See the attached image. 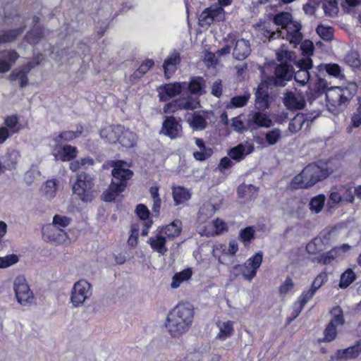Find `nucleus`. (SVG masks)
<instances>
[{
  "label": "nucleus",
  "mask_w": 361,
  "mask_h": 361,
  "mask_svg": "<svg viewBox=\"0 0 361 361\" xmlns=\"http://www.w3.org/2000/svg\"><path fill=\"white\" fill-rule=\"evenodd\" d=\"M205 80L201 76H193L188 83V91L192 94L202 95L205 93Z\"/></svg>",
  "instance_id": "c85d7f7f"
},
{
  "label": "nucleus",
  "mask_w": 361,
  "mask_h": 361,
  "mask_svg": "<svg viewBox=\"0 0 361 361\" xmlns=\"http://www.w3.org/2000/svg\"><path fill=\"white\" fill-rule=\"evenodd\" d=\"M325 202L324 195H319L312 197L310 201V210L315 214L322 212Z\"/></svg>",
  "instance_id": "a18cd8bd"
},
{
  "label": "nucleus",
  "mask_w": 361,
  "mask_h": 361,
  "mask_svg": "<svg viewBox=\"0 0 361 361\" xmlns=\"http://www.w3.org/2000/svg\"><path fill=\"white\" fill-rule=\"evenodd\" d=\"M135 212L138 219L144 221V222L152 221V219H149V210L145 204H138L137 207H135Z\"/></svg>",
  "instance_id": "5fc2aeb1"
},
{
  "label": "nucleus",
  "mask_w": 361,
  "mask_h": 361,
  "mask_svg": "<svg viewBox=\"0 0 361 361\" xmlns=\"http://www.w3.org/2000/svg\"><path fill=\"white\" fill-rule=\"evenodd\" d=\"M179 102L180 109L193 111L197 109V104L191 98L180 97L176 99Z\"/></svg>",
  "instance_id": "13d9d810"
},
{
  "label": "nucleus",
  "mask_w": 361,
  "mask_h": 361,
  "mask_svg": "<svg viewBox=\"0 0 361 361\" xmlns=\"http://www.w3.org/2000/svg\"><path fill=\"white\" fill-rule=\"evenodd\" d=\"M355 280V272L348 269L346 271L343 272L341 275L340 283H338V286L341 288H347L350 286V284Z\"/></svg>",
  "instance_id": "49530a36"
},
{
  "label": "nucleus",
  "mask_w": 361,
  "mask_h": 361,
  "mask_svg": "<svg viewBox=\"0 0 361 361\" xmlns=\"http://www.w3.org/2000/svg\"><path fill=\"white\" fill-rule=\"evenodd\" d=\"M57 190L56 180H47L43 185L42 190L46 197L49 200L54 197Z\"/></svg>",
  "instance_id": "09e8293b"
},
{
  "label": "nucleus",
  "mask_w": 361,
  "mask_h": 361,
  "mask_svg": "<svg viewBox=\"0 0 361 361\" xmlns=\"http://www.w3.org/2000/svg\"><path fill=\"white\" fill-rule=\"evenodd\" d=\"M180 62V56L178 52H174L166 57L163 64L164 74H165L166 79L169 78L171 74L175 73Z\"/></svg>",
  "instance_id": "b1692460"
},
{
  "label": "nucleus",
  "mask_w": 361,
  "mask_h": 361,
  "mask_svg": "<svg viewBox=\"0 0 361 361\" xmlns=\"http://www.w3.org/2000/svg\"><path fill=\"white\" fill-rule=\"evenodd\" d=\"M234 58L238 60H245L250 54V47L247 44L245 39H239L235 42L233 48Z\"/></svg>",
  "instance_id": "cd10ccee"
},
{
  "label": "nucleus",
  "mask_w": 361,
  "mask_h": 361,
  "mask_svg": "<svg viewBox=\"0 0 361 361\" xmlns=\"http://www.w3.org/2000/svg\"><path fill=\"white\" fill-rule=\"evenodd\" d=\"M328 276L326 271H322L317 276H316L314 280H313L312 286L308 290H305L302 292L301 296L309 297L312 298L316 293V291L319 290L326 282H327Z\"/></svg>",
  "instance_id": "412c9836"
},
{
  "label": "nucleus",
  "mask_w": 361,
  "mask_h": 361,
  "mask_svg": "<svg viewBox=\"0 0 361 361\" xmlns=\"http://www.w3.org/2000/svg\"><path fill=\"white\" fill-rule=\"evenodd\" d=\"M293 78L296 83L300 85H305L310 80V72L305 70H298V71L295 72V74L293 75Z\"/></svg>",
  "instance_id": "6e6d98bb"
},
{
  "label": "nucleus",
  "mask_w": 361,
  "mask_h": 361,
  "mask_svg": "<svg viewBox=\"0 0 361 361\" xmlns=\"http://www.w3.org/2000/svg\"><path fill=\"white\" fill-rule=\"evenodd\" d=\"M192 276V271L191 268H186L183 271L175 273L172 277L171 287L173 289L178 288L183 282L188 281L191 279Z\"/></svg>",
  "instance_id": "c756f323"
},
{
  "label": "nucleus",
  "mask_w": 361,
  "mask_h": 361,
  "mask_svg": "<svg viewBox=\"0 0 361 361\" xmlns=\"http://www.w3.org/2000/svg\"><path fill=\"white\" fill-rule=\"evenodd\" d=\"M18 261V256L15 254H11L3 257H0V269H6L16 264Z\"/></svg>",
  "instance_id": "4d7b16f0"
},
{
  "label": "nucleus",
  "mask_w": 361,
  "mask_h": 361,
  "mask_svg": "<svg viewBox=\"0 0 361 361\" xmlns=\"http://www.w3.org/2000/svg\"><path fill=\"white\" fill-rule=\"evenodd\" d=\"M73 192L81 202L84 203L92 202L96 197L93 178L85 172L77 174L75 183L73 185Z\"/></svg>",
  "instance_id": "39448f33"
},
{
  "label": "nucleus",
  "mask_w": 361,
  "mask_h": 361,
  "mask_svg": "<svg viewBox=\"0 0 361 361\" xmlns=\"http://www.w3.org/2000/svg\"><path fill=\"white\" fill-rule=\"evenodd\" d=\"M336 257V250L332 249L324 254L312 258L313 263H317L323 265H329L335 260Z\"/></svg>",
  "instance_id": "4c0bfd02"
},
{
  "label": "nucleus",
  "mask_w": 361,
  "mask_h": 361,
  "mask_svg": "<svg viewBox=\"0 0 361 361\" xmlns=\"http://www.w3.org/2000/svg\"><path fill=\"white\" fill-rule=\"evenodd\" d=\"M311 299L309 297L306 296H299L298 298V300L293 303V309L292 314H290V317L288 319V322H291L294 319L297 318V317L299 316L300 314H301V312L302 310H304L305 305L309 302Z\"/></svg>",
  "instance_id": "72a5a7b5"
},
{
  "label": "nucleus",
  "mask_w": 361,
  "mask_h": 361,
  "mask_svg": "<svg viewBox=\"0 0 361 361\" xmlns=\"http://www.w3.org/2000/svg\"><path fill=\"white\" fill-rule=\"evenodd\" d=\"M90 295V283L85 279H81L73 285V290H71V302L74 307H77L82 305Z\"/></svg>",
  "instance_id": "1a4fd4ad"
},
{
  "label": "nucleus",
  "mask_w": 361,
  "mask_h": 361,
  "mask_svg": "<svg viewBox=\"0 0 361 361\" xmlns=\"http://www.w3.org/2000/svg\"><path fill=\"white\" fill-rule=\"evenodd\" d=\"M126 161L123 160H115L110 163V166L113 167L112 180L109 188L102 195L103 200L109 202H114L116 197L126 190L128 183L133 176V171L126 168Z\"/></svg>",
  "instance_id": "7ed1b4c3"
},
{
  "label": "nucleus",
  "mask_w": 361,
  "mask_h": 361,
  "mask_svg": "<svg viewBox=\"0 0 361 361\" xmlns=\"http://www.w3.org/2000/svg\"><path fill=\"white\" fill-rule=\"evenodd\" d=\"M153 66H154V61L152 59H146L140 64L137 71H135V75H137V77L142 78Z\"/></svg>",
  "instance_id": "864d4df0"
},
{
  "label": "nucleus",
  "mask_w": 361,
  "mask_h": 361,
  "mask_svg": "<svg viewBox=\"0 0 361 361\" xmlns=\"http://www.w3.org/2000/svg\"><path fill=\"white\" fill-rule=\"evenodd\" d=\"M293 67L288 63H282L275 68L274 75L267 77L261 83H265L267 86L274 85L282 87L288 81L293 79Z\"/></svg>",
  "instance_id": "423d86ee"
},
{
  "label": "nucleus",
  "mask_w": 361,
  "mask_h": 361,
  "mask_svg": "<svg viewBox=\"0 0 361 361\" xmlns=\"http://www.w3.org/2000/svg\"><path fill=\"white\" fill-rule=\"evenodd\" d=\"M335 169L330 161L310 163L304 167L300 173L295 176L290 181L293 190L307 189L324 180L333 174Z\"/></svg>",
  "instance_id": "f257e3e1"
},
{
  "label": "nucleus",
  "mask_w": 361,
  "mask_h": 361,
  "mask_svg": "<svg viewBox=\"0 0 361 361\" xmlns=\"http://www.w3.org/2000/svg\"><path fill=\"white\" fill-rule=\"evenodd\" d=\"M160 133L171 140L180 137L183 134V126L180 121L173 116H165Z\"/></svg>",
  "instance_id": "9b49d317"
},
{
  "label": "nucleus",
  "mask_w": 361,
  "mask_h": 361,
  "mask_svg": "<svg viewBox=\"0 0 361 361\" xmlns=\"http://www.w3.org/2000/svg\"><path fill=\"white\" fill-rule=\"evenodd\" d=\"M326 71L329 75L335 78H340L341 76V66L338 63H329L326 65Z\"/></svg>",
  "instance_id": "338daca9"
},
{
  "label": "nucleus",
  "mask_w": 361,
  "mask_h": 361,
  "mask_svg": "<svg viewBox=\"0 0 361 361\" xmlns=\"http://www.w3.org/2000/svg\"><path fill=\"white\" fill-rule=\"evenodd\" d=\"M307 118L305 115L301 113L297 114L289 122V130L293 133L299 132L302 129V126Z\"/></svg>",
  "instance_id": "79ce46f5"
},
{
  "label": "nucleus",
  "mask_w": 361,
  "mask_h": 361,
  "mask_svg": "<svg viewBox=\"0 0 361 361\" xmlns=\"http://www.w3.org/2000/svg\"><path fill=\"white\" fill-rule=\"evenodd\" d=\"M194 307L189 302H179L166 317V328L172 337H179L185 334L194 320Z\"/></svg>",
  "instance_id": "f03ea898"
},
{
  "label": "nucleus",
  "mask_w": 361,
  "mask_h": 361,
  "mask_svg": "<svg viewBox=\"0 0 361 361\" xmlns=\"http://www.w3.org/2000/svg\"><path fill=\"white\" fill-rule=\"evenodd\" d=\"M324 94L327 105L332 107L333 110L345 106L350 102V91L347 87H331Z\"/></svg>",
  "instance_id": "6e6552de"
},
{
  "label": "nucleus",
  "mask_w": 361,
  "mask_h": 361,
  "mask_svg": "<svg viewBox=\"0 0 361 361\" xmlns=\"http://www.w3.org/2000/svg\"><path fill=\"white\" fill-rule=\"evenodd\" d=\"M252 151L253 146L245 147L243 144H238L228 150V158L232 159L235 162H239L244 160L246 155L250 154Z\"/></svg>",
  "instance_id": "4be33fe9"
},
{
  "label": "nucleus",
  "mask_w": 361,
  "mask_h": 361,
  "mask_svg": "<svg viewBox=\"0 0 361 361\" xmlns=\"http://www.w3.org/2000/svg\"><path fill=\"white\" fill-rule=\"evenodd\" d=\"M270 86L265 82H259L255 92V108L258 111H266L269 109L271 104V97L268 93Z\"/></svg>",
  "instance_id": "f8f14e48"
},
{
  "label": "nucleus",
  "mask_w": 361,
  "mask_h": 361,
  "mask_svg": "<svg viewBox=\"0 0 361 361\" xmlns=\"http://www.w3.org/2000/svg\"><path fill=\"white\" fill-rule=\"evenodd\" d=\"M231 126H233L235 131L239 133H243L247 131L248 130H250V128H248V126H245V123H243V121L240 119L239 116H236L233 118Z\"/></svg>",
  "instance_id": "680f3d73"
},
{
  "label": "nucleus",
  "mask_w": 361,
  "mask_h": 361,
  "mask_svg": "<svg viewBox=\"0 0 361 361\" xmlns=\"http://www.w3.org/2000/svg\"><path fill=\"white\" fill-rule=\"evenodd\" d=\"M180 225V221H175L166 225L164 228V233H165L166 238L172 240L180 235L181 232Z\"/></svg>",
  "instance_id": "ea45409f"
},
{
  "label": "nucleus",
  "mask_w": 361,
  "mask_h": 361,
  "mask_svg": "<svg viewBox=\"0 0 361 361\" xmlns=\"http://www.w3.org/2000/svg\"><path fill=\"white\" fill-rule=\"evenodd\" d=\"M259 193V188L252 184H241L237 188V195L240 199L245 202H250L256 200Z\"/></svg>",
  "instance_id": "aec40b11"
},
{
  "label": "nucleus",
  "mask_w": 361,
  "mask_h": 361,
  "mask_svg": "<svg viewBox=\"0 0 361 361\" xmlns=\"http://www.w3.org/2000/svg\"><path fill=\"white\" fill-rule=\"evenodd\" d=\"M147 243H148L153 251L159 253L161 255H166L167 252L166 239L160 233L154 237H149Z\"/></svg>",
  "instance_id": "a878e982"
},
{
  "label": "nucleus",
  "mask_w": 361,
  "mask_h": 361,
  "mask_svg": "<svg viewBox=\"0 0 361 361\" xmlns=\"http://www.w3.org/2000/svg\"><path fill=\"white\" fill-rule=\"evenodd\" d=\"M262 263V252H258L251 256L245 263L233 267L235 271L239 272L245 280L251 281L256 277L257 271Z\"/></svg>",
  "instance_id": "0eeeda50"
},
{
  "label": "nucleus",
  "mask_w": 361,
  "mask_h": 361,
  "mask_svg": "<svg viewBox=\"0 0 361 361\" xmlns=\"http://www.w3.org/2000/svg\"><path fill=\"white\" fill-rule=\"evenodd\" d=\"M44 35L43 29L41 27H36L31 29L30 31L26 32L25 39L27 43L35 45L41 39H42Z\"/></svg>",
  "instance_id": "c9c22d12"
},
{
  "label": "nucleus",
  "mask_w": 361,
  "mask_h": 361,
  "mask_svg": "<svg viewBox=\"0 0 361 361\" xmlns=\"http://www.w3.org/2000/svg\"><path fill=\"white\" fill-rule=\"evenodd\" d=\"M159 99L162 102H167L169 98H173L183 92V85L180 82H169L161 86Z\"/></svg>",
  "instance_id": "dca6fc26"
},
{
  "label": "nucleus",
  "mask_w": 361,
  "mask_h": 361,
  "mask_svg": "<svg viewBox=\"0 0 361 361\" xmlns=\"http://www.w3.org/2000/svg\"><path fill=\"white\" fill-rule=\"evenodd\" d=\"M298 44H300L301 52L303 56L310 57L312 55L314 51V45L311 40L306 39L303 42L301 41Z\"/></svg>",
  "instance_id": "bf43d9fd"
},
{
  "label": "nucleus",
  "mask_w": 361,
  "mask_h": 361,
  "mask_svg": "<svg viewBox=\"0 0 361 361\" xmlns=\"http://www.w3.org/2000/svg\"><path fill=\"white\" fill-rule=\"evenodd\" d=\"M283 104L289 110H302L305 107V100L303 97L296 96L293 92L289 91L284 94Z\"/></svg>",
  "instance_id": "a211bd4d"
},
{
  "label": "nucleus",
  "mask_w": 361,
  "mask_h": 361,
  "mask_svg": "<svg viewBox=\"0 0 361 361\" xmlns=\"http://www.w3.org/2000/svg\"><path fill=\"white\" fill-rule=\"evenodd\" d=\"M224 12L221 7H209L200 13L199 16V25L203 28H208L214 23L215 19Z\"/></svg>",
  "instance_id": "2eb2a0df"
},
{
  "label": "nucleus",
  "mask_w": 361,
  "mask_h": 361,
  "mask_svg": "<svg viewBox=\"0 0 361 361\" xmlns=\"http://www.w3.org/2000/svg\"><path fill=\"white\" fill-rule=\"evenodd\" d=\"M259 35L262 36V39L264 42L271 41L275 39L280 37L285 36V32L282 30H278L276 31H274L271 29L270 25H264L262 27L259 29Z\"/></svg>",
  "instance_id": "7c9ffc66"
},
{
  "label": "nucleus",
  "mask_w": 361,
  "mask_h": 361,
  "mask_svg": "<svg viewBox=\"0 0 361 361\" xmlns=\"http://www.w3.org/2000/svg\"><path fill=\"white\" fill-rule=\"evenodd\" d=\"M189 125L195 130H205L207 128L206 117L200 111H195L191 118H188Z\"/></svg>",
  "instance_id": "f704fd0d"
},
{
  "label": "nucleus",
  "mask_w": 361,
  "mask_h": 361,
  "mask_svg": "<svg viewBox=\"0 0 361 361\" xmlns=\"http://www.w3.org/2000/svg\"><path fill=\"white\" fill-rule=\"evenodd\" d=\"M213 226L214 229H216V235H220L225 231H228V229L226 222L219 218H216V219L214 220Z\"/></svg>",
  "instance_id": "774afa93"
},
{
  "label": "nucleus",
  "mask_w": 361,
  "mask_h": 361,
  "mask_svg": "<svg viewBox=\"0 0 361 361\" xmlns=\"http://www.w3.org/2000/svg\"><path fill=\"white\" fill-rule=\"evenodd\" d=\"M117 142L120 143L121 146L126 148H131L135 147L136 144L135 133L130 131L128 129L124 130L123 133L118 137Z\"/></svg>",
  "instance_id": "473e14b6"
},
{
  "label": "nucleus",
  "mask_w": 361,
  "mask_h": 361,
  "mask_svg": "<svg viewBox=\"0 0 361 361\" xmlns=\"http://www.w3.org/2000/svg\"><path fill=\"white\" fill-rule=\"evenodd\" d=\"M317 32L324 40L329 41L333 38V28L331 27L318 25Z\"/></svg>",
  "instance_id": "052dcab7"
},
{
  "label": "nucleus",
  "mask_w": 361,
  "mask_h": 361,
  "mask_svg": "<svg viewBox=\"0 0 361 361\" xmlns=\"http://www.w3.org/2000/svg\"><path fill=\"white\" fill-rule=\"evenodd\" d=\"M280 138V131L279 129H274L270 132L265 134V140L269 145H276V143L279 140Z\"/></svg>",
  "instance_id": "69168bd1"
},
{
  "label": "nucleus",
  "mask_w": 361,
  "mask_h": 361,
  "mask_svg": "<svg viewBox=\"0 0 361 361\" xmlns=\"http://www.w3.org/2000/svg\"><path fill=\"white\" fill-rule=\"evenodd\" d=\"M14 293L18 302L20 305H27L34 300L32 292L30 290L29 286L26 283L25 279L17 277L14 281Z\"/></svg>",
  "instance_id": "9d476101"
},
{
  "label": "nucleus",
  "mask_w": 361,
  "mask_h": 361,
  "mask_svg": "<svg viewBox=\"0 0 361 361\" xmlns=\"http://www.w3.org/2000/svg\"><path fill=\"white\" fill-rule=\"evenodd\" d=\"M273 23L281 27V30L285 32L283 39L289 41L290 44L298 45L302 39L301 32L302 25L298 21L293 20V14L287 11H281L273 16Z\"/></svg>",
  "instance_id": "20e7f679"
},
{
  "label": "nucleus",
  "mask_w": 361,
  "mask_h": 361,
  "mask_svg": "<svg viewBox=\"0 0 361 361\" xmlns=\"http://www.w3.org/2000/svg\"><path fill=\"white\" fill-rule=\"evenodd\" d=\"M250 99L249 93L243 95H236L231 98V104L234 108H242L247 104L248 100Z\"/></svg>",
  "instance_id": "3c124183"
},
{
  "label": "nucleus",
  "mask_w": 361,
  "mask_h": 361,
  "mask_svg": "<svg viewBox=\"0 0 361 361\" xmlns=\"http://www.w3.org/2000/svg\"><path fill=\"white\" fill-rule=\"evenodd\" d=\"M0 73L8 71L20 56L13 49L0 51Z\"/></svg>",
  "instance_id": "f3484780"
},
{
  "label": "nucleus",
  "mask_w": 361,
  "mask_h": 361,
  "mask_svg": "<svg viewBox=\"0 0 361 361\" xmlns=\"http://www.w3.org/2000/svg\"><path fill=\"white\" fill-rule=\"evenodd\" d=\"M233 334V323L231 321L223 322L217 337L219 339H224L230 337Z\"/></svg>",
  "instance_id": "8fccbe9b"
},
{
  "label": "nucleus",
  "mask_w": 361,
  "mask_h": 361,
  "mask_svg": "<svg viewBox=\"0 0 361 361\" xmlns=\"http://www.w3.org/2000/svg\"><path fill=\"white\" fill-rule=\"evenodd\" d=\"M180 110H181V108L177 99L165 104L163 108L164 113L166 114H174Z\"/></svg>",
  "instance_id": "e2e57ef3"
},
{
  "label": "nucleus",
  "mask_w": 361,
  "mask_h": 361,
  "mask_svg": "<svg viewBox=\"0 0 361 361\" xmlns=\"http://www.w3.org/2000/svg\"><path fill=\"white\" fill-rule=\"evenodd\" d=\"M293 281L290 276H288L285 279L284 283L279 286V292L281 296H285L293 288Z\"/></svg>",
  "instance_id": "0e129e2a"
},
{
  "label": "nucleus",
  "mask_w": 361,
  "mask_h": 361,
  "mask_svg": "<svg viewBox=\"0 0 361 361\" xmlns=\"http://www.w3.org/2000/svg\"><path fill=\"white\" fill-rule=\"evenodd\" d=\"M27 72L24 70H13L11 73L9 74V80L11 81L19 80L20 87H25L28 85V78L27 75Z\"/></svg>",
  "instance_id": "c03bdc74"
},
{
  "label": "nucleus",
  "mask_w": 361,
  "mask_h": 361,
  "mask_svg": "<svg viewBox=\"0 0 361 361\" xmlns=\"http://www.w3.org/2000/svg\"><path fill=\"white\" fill-rule=\"evenodd\" d=\"M197 147L200 149V151H196L193 153L194 159L199 161H204L210 158L214 153L212 148L205 146L203 140L200 137L195 138Z\"/></svg>",
  "instance_id": "bb28decb"
},
{
  "label": "nucleus",
  "mask_w": 361,
  "mask_h": 361,
  "mask_svg": "<svg viewBox=\"0 0 361 361\" xmlns=\"http://www.w3.org/2000/svg\"><path fill=\"white\" fill-rule=\"evenodd\" d=\"M124 130L125 128L122 125H112L102 129L100 134L102 138L106 139L107 142L115 144Z\"/></svg>",
  "instance_id": "6ab92c4d"
},
{
  "label": "nucleus",
  "mask_w": 361,
  "mask_h": 361,
  "mask_svg": "<svg viewBox=\"0 0 361 361\" xmlns=\"http://www.w3.org/2000/svg\"><path fill=\"white\" fill-rule=\"evenodd\" d=\"M361 354V341H357L355 345L347 348L338 350L336 353V357L338 360H351L355 359Z\"/></svg>",
  "instance_id": "393cba45"
},
{
  "label": "nucleus",
  "mask_w": 361,
  "mask_h": 361,
  "mask_svg": "<svg viewBox=\"0 0 361 361\" xmlns=\"http://www.w3.org/2000/svg\"><path fill=\"white\" fill-rule=\"evenodd\" d=\"M71 223V219L66 216H61L56 214L53 218L54 226L59 228L60 231H62V228L68 227Z\"/></svg>",
  "instance_id": "603ef678"
},
{
  "label": "nucleus",
  "mask_w": 361,
  "mask_h": 361,
  "mask_svg": "<svg viewBox=\"0 0 361 361\" xmlns=\"http://www.w3.org/2000/svg\"><path fill=\"white\" fill-rule=\"evenodd\" d=\"M329 314L331 316V319H330L327 324L338 326H342L345 324L343 310L340 306L337 305L330 309Z\"/></svg>",
  "instance_id": "2f4dec72"
},
{
  "label": "nucleus",
  "mask_w": 361,
  "mask_h": 361,
  "mask_svg": "<svg viewBox=\"0 0 361 361\" xmlns=\"http://www.w3.org/2000/svg\"><path fill=\"white\" fill-rule=\"evenodd\" d=\"M255 233L256 231H255L254 227L247 226L240 231L239 240L244 243L245 245H247L252 239H254Z\"/></svg>",
  "instance_id": "de8ad7c7"
},
{
  "label": "nucleus",
  "mask_w": 361,
  "mask_h": 361,
  "mask_svg": "<svg viewBox=\"0 0 361 361\" xmlns=\"http://www.w3.org/2000/svg\"><path fill=\"white\" fill-rule=\"evenodd\" d=\"M171 190L172 198L176 206L184 204L191 199V192L183 186H172Z\"/></svg>",
  "instance_id": "5701e85b"
},
{
  "label": "nucleus",
  "mask_w": 361,
  "mask_h": 361,
  "mask_svg": "<svg viewBox=\"0 0 361 361\" xmlns=\"http://www.w3.org/2000/svg\"><path fill=\"white\" fill-rule=\"evenodd\" d=\"M338 326L332 325V324H327L326 328L324 329V337L319 339V343H330L335 341L338 336V330L336 328Z\"/></svg>",
  "instance_id": "58836bf2"
},
{
  "label": "nucleus",
  "mask_w": 361,
  "mask_h": 361,
  "mask_svg": "<svg viewBox=\"0 0 361 361\" xmlns=\"http://www.w3.org/2000/svg\"><path fill=\"white\" fill-rule=\"evenodd\" d=\"M264 111H259L248 116L247 125L250 130H256L259 128H270L271 120Z\"/></svg>",
  "instance_id": "4468645a"
},
{
  "label": "nucleus",
  "mask_w": 361,
  "mask_h": 361,
  "mask_svg": "<svg viewBox=\"0 0 361 361\" xmlns=\"http://www.w3.org/2000/svg\"><path fill=\"white\" fill-rule=\"evenodd\" d=\"M77 154L76 147L70 145H56L53 149L54 159L63 162L73 161Z\"/></svg>",
  "instance_id": "ddd939ff"
},
{
  "label": "nucleus",
  "mask_w": 361,
  "mask_h": 361,
  "mask_svg": "<svg viewBox=\"0 0 361 361\" xmlns=\"http://www.w3.org/2000/svg\"><path fill=\"white\" fill-rule=\"evenodd\" d=\"M4 124H5L6 128L11 130L12 134L18 133L23 126L18 123V116L17 114H12L6 116L4 120Z\"/></svg>",
  "instance_id": "a19ab883"
},
{
  "label": "nucleus",
  "mask_w": 361,
  "mask_h": 361,
  "mask_svg": "<svg viewBox=\"0 0 361 361\" xmlns=\"http://www.w3.org/2000/svg\"><path fill=\"white\" fill-rule=\"evenodd\" d=\"M23 32V29L19 27L12 30H6L0 34V40L4 43H11Z\"/></svg>",
  "instance_id": "37998d69"
},
{
  "label": "nucleus",
  "mask_w": 361,
  "mask_h": 361,
  "mask_svg": "<svg viewBox=\"0 0 361 361\" xmlns=\"http://www.w3.org/2000/svg\"><path fill=\"white\" fill-rule=\"evenodd\" d=\"M82 133V127L80 126L77 128L76 131L71 130H64L61 131L59 135L54 139L56 142H59L60 141H66L70 142L77 137H79Z\"/></svg>",
  "instance_id": "e433bc0d"
}]
</instances>
